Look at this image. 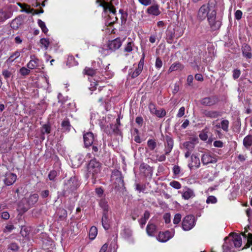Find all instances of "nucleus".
<instances>
[{"mask_svg": "<svg viewBox=\"0 0 252 252\" xmlns=\"http://www.w3.org/2000/svg\"><path fill=\"white\" fill-rule=\"evenodd\" d=\"M101 163L95 158L91 160L88 164L87 176L92 177L93 184L95 183V179L101 171Z\"/></svg>", "mask_w": 252, "mask_h": 252, "instance_id": "nucleus-1", "label": "nucleus"}, {"mask_svg": "<svg viewBox=\"0 0 252 252\" xmlns=\"http://www.w3.org/2000/svg\"><path fill=\"white\" fill-rule=\"evenodd\" d=\"M99 6L103 8V11L105 14L109 12V14L108 15L107 20L109 25L113 24L117 21L118 18L116 16V9L111 3L104 1L100 3Z\"/></svg>", "mask_w": 252, "mask_h": 252, "instance_id": "nucleus-2", "label": "nucleus"}, {"mask_svg": "<svg viewBox=\"0 0 252 252\" xmlns=\"http://www.w3.org/2000/svg\"><path fill=\"white\" fill-rule=\"evenodd\" d=\"M78 186L79 183L75 177H71L64 182V188L62 192L63 195L67 196L76 190Z\"/></svg>", "mask_w": 252, "mask_h": 252, "instance_id": "nucleus-3", "label": "nucleus"}, {"mask_svg": "<svg viewBox=\"0 0 252 252\" xmlns=\"http://www.w3.org/2000/svg\"><path fill=\"white\" fill-rule=\"evenodd\" d=\"M207 20L209 26L213 31L219 29L221 25V19L217 18V12L215 10L211 11Z\"/></svg>", "mask_w": 252, "mask_h": 252, "instance_id": "nucleus-4", "label": "nucleus"}, {"mask_svg": "<svg viewBox=\"0 0 252 252\" xmlns=\"http://www.w3.org/2000/svg\"><path fill=\"white\" fill-rule=\"evenodd\" d=\"M211 10L209 4H203L199 9L197 15V20L201 22L205 20L207 17V19L209 16V14L211 12Z\"/></svg>", "mask_w": 252, "mask_h": 252, "instance_id": "nucleus-5", "label": "nucleus"}, {"mask_svg": "<svg viewBox=\"0 0 252 252\" xmlns=\"http://www.w3.org/2000/svg\"><path fill=\"white\" fill-rule=\"evenodd\" d=\"M182 228L185 231L192 229L195 225L194 217L192 215L186 216L182 221Z\"/></svg>", "mask_w": 252, "mask_h": 252, "instance_id": "nucleus-6", "label": "nucleus"}, {"mask_svg": "<svg viewBox=\"0 0 252 252\" xmlns=\"http://www.w3.org/2000/svg\"><path fill=\"white\" fill-rule=\"evenodd\" d=\"M219 100L217 96L211 95L205 97L200 99V104L205 106H212L216 105Z\"/></svg>", "mask_w": 252, "mask_h": 252, "instance_id": "nucleus-7", "label": "nucleus"}, {"mask_svg": "<svg viewBox=\"0 0 252 252\" xmlns=\"http://www.w3.org/2000/svg\"><path fill=\"white\" fill-rule=\"evenodd\" d=\"M202 114L206 118L210 119H216L221 116V112L217 110L203 109Z\"/></svg>", "mask_w": 252, "mask_h": 252, "instance_id": "nucleus-8", "label": "nucleus"}, {"mask_svg": "<svg viewBox=\"0 0 252 252\" xmlns=\"http://www.w3.org/2000/svg\"><path fill=\"white\" fill-rule=\"evenodd\" d=\"M149 109L151 113L155 114L159 118H162L166 115V111L163 109L157 110L155 105L150 103L149 105Z\"/></svg>", "mask_w": 252, "mask_h": 252, "instance_id": "nucleus-9", "label": "nucleus"}, {"mask_svg": "<svg viewBox=\"0 0 252 252\" xmlns=\"http://www.w3.org/2000/svg\"><path fill=\"white\" fill-rule=\"evenodd\" d=\"M114 175L117 177L115 182V184L116 185L115 188H117L119 189L124 188L125 183L121 172L119 171H116L114 173Z\"/></svg>", "mask_w": 252, "mask_h": 252, "instance_id": "nucleus-10", "label": "nucleus"}, {"mask_svg": "<svg viewBox=\"0 0 252 252\" xmlns=\"http://www.w3.org/2000/svg\"><path fill=\"white\" fill-rule=\"evenodd\" d=\"M85 147H89L93 145L94 141V136L92 132H88L83 135Z\"/></svg>", "mask_w": 252, "mask_h": 252, "instance_id": "nucleus-11", "label": "nucleus"}, {"mask_svg": "<svg viewBox=\"0 0 252 252\" xmlns=\"http://www.w3.org/2000/svg\"><path fill=\"white\" fill-rule=\"evenodd\" d=\"M233 243L230 239L225 238V242L222 246L223 252H236Z\"/></svg>", "mask_w": 252, "mask_h": 252, "instance_id": "nucleus-12", "label": "nucleus"}, {"mask_svg": "<svg viewBox=\"0 0 252 252\" xmlns=\"http://www.w3.org/2000/svg\"><path fill=\"white\" fill-rule=\"evenodd\" d=\"M173 236V235L170 231H166L164 232H160L157 239L160 242H166Z\"/></svg>", "mask_w": 252, "mask_h": 252, "instance_id": "nucleus-13", "label": "nucleus"}, {"mask_svg": "<svg viewBox=\"0 0 252 252\" xmlns=\"http://www.w3.org/2000/svg\"><path fill=\"white\" fill-rule=\"evenodd\" d=\"M201 161L202 163L204 165H207L209 163H215L217 162V159L212 157L208 154H204L201 157Z\"/></svg>", "mask_w": 252, "mask_h": 252, "instance_id": "nucleus-14", "label": "nucleus"}, {"mask_svg": "<svg viewBox=\"0 0 252 252\" xmlns=\"http://www.w3.org/2000/svg\"><path fill=\"white\" fill-rule=\"evenodd\" d=\"M122 44V41L120 38L118 37L109 41L108 46L110 50L115 51L118 49L121 46Z\"/></svg>", "mask_w": 252, "mask_h": 252, "instance_id": "nucleus-15", "label": "nucleus"}, {"mask_svg": "<svg viewBox=\"0 0 252 252\" xmlns=\"http://www.w3.org/2000/svg\"><path fill=\"white\" fill-rule=\"evenodd\" d=\"M146 13L153 16H158L160 14L159 5L158 4H154L150 6L146 10Z\"/></svg>", "mask_w": 252, "mask_h": 252, "instance_id": "nucleus-16", "label": "nucleus"}, {"mask_svg": "<svg viewBox=\"0 0 252 252\" xmlns=\"http://www.w3.org/2000/svg\"><path fill=\"white\" fill-rule=\"evenodd\" d=\"M232 239H230L232 241L233 245L235 248H239L242 245V238L241 235L237 233H232L231 234Z\"/></svg>", "mask_w": 252, "mask_h": 252, "instance_id": "nucleus-17", "label": "nucleus"}, {"mask_svg": "<svg viewBox=\"0 0 252 252\" xmlns=\"http://www.w3.org/2000/svg\"><path fill=\"white\" fill-rule=\"evenodd\" d=\"M17 176L15 174L12 173H8L5 174V178L4 182L7 186L12 185L16 180Z\"/></svg>", "mask_w": 252, "mask_h": 252, "instance_id": "nucleus-18", "label": "nucleus"}, {"mask_svg": "<svg viewBox=\"0 0 252 252\" xmlns=\"http://www.w3.org/2000/svg\"><path fill=\"white\" fill-rule=\"evenodd\" d=\"M243 56L247 59H251L252 57V49L250 46L244 44L242 46Z\"/></svg>", "mask_w": 252, "mask_h": 252, "instance_id": "nucleus-19", "label": "nucleus"}, {"mask_svg": "<svg viewBox=\"0 0 252 252\" xmlns=\"http://www.w3.org/2000/svg\"><path fill=\"white\" fill-rule=\"evenodd\" d=\"M32 59L27 64V67L30 69L37 68L39 66V59L34 56H31Z\"/></svg>", "mask_w": 252, "mask_h": 252, "instance_id": "nucleus-20", "label": "nucleus"}, {"mask_svg": "<svg viewBox=\"0 0 252 252\" xmlns=\"http://www.w3.org/2000/svg\"><path fill=\"white\" fill-rule=\"evenodd\" d=\"M157 226L153 223L149 222L146 227V232L149 236H153L157 232Z\"/></svg>", "mask_w": 252, "mask_h": 252, "instance_id": "nucleus-21", "label": "nucleus"}, {"mask_svg": "<svg viewBox=\"0 0 252 252\" xmlns=\"http://www.w3.org/2000/svg\"><path fill=\"white\" fill-rule=\"evenodd\" d=\"M191 163H189L188 165L190 169H191L193 167L198 168L200 166V162L199 158L194 155H192L191 156Z\"/></svg>", "mask_w": 252, "mask_h": 252, "instance_id": "nucleus-22", "label": "nucleus"}, {"mask_svg": "<svg viewBox=\"0 0 252 252\" xmlns=\"http://www.w3.org/2000/svg\"><path fill=\"white\" fill-rule=\"evenodd\" d=\"M139 169L140 171L143 173L145 176L148 175L149 174H151L152 172V168L148 164L145 163L141 164Z\"/></svg>", "mask_w": 252, "mask_h": 252, "instance_id": "nucleus-23", "label": "nucleus"}, {"mask_svg": "<svg viewBox=\"0 0 252 252\" xmlns=\"http://www.w3.org/2000/svg\"><path fill=\"white\" fill-rule=\"evenodd\" d=\"M101 223L105 230H108L109 228L110 220L108 219V214L102 213Z\"/></svg>", "mask_w": 252, "mask_h": 252, "instance_id": "nucleus-24", "label": "nucleus"}, {"mask_svg": "<svg viewBox=\"0 0 252 252\" xmlns=\"http://www.w3.org/2000/svg\"><path fill=\"white\" fill-rule=\"evenodd\" d=\"M184 68V66L183 64L180 62H177L173 63L169 67L168 72L170 73L174 71L178 70H182Z\"/></svg>", "mask_w": 252, "mask_h": 252, "instance_id": "nucleus-25", "label": "nucleus"}, {"mask_svg": "<svg viewBox=\"0 0 252 252\" xmlns=\"http://www.w3.org/2000/svg\"><path fill=\"white\" fill-rule=\"evenodd\" d=\"M197 140V139L193 138L191 141H187L183 144V146L187 150L193 151L195 147V142Z\"/></svg>", "mask_w": 252, "mask_h": 252, "instance_id": "nucleus-26", "label": "nucleus"}, {"mask_svg": "<svg viewBox=\"0 0 252 252\" xmlns=\"http://www.w3.org/2000/svg\"><path fill=\"white\" fill-rule=\"evenodd\" d=\"M195 196L194 193L190 189L187 188L182 193V197L185 199H189Z\"/></svg>", "mask_w": 252, "mask_h": 252, "instance_id": "nucleus-27", "label": "nucleus"}, {"mask_svg": "<svg viewBox=\"0 0 252 252\" xmlns=\"http://www.w3.org/2000/svg\"><path fill=\"white\" fill-rule=\"evenodd\" d=\"M99 206L103 210V213L105 214H108L109 211V207L108 204V201L105 199H101L99 202Z\"/></svg>", "mask_w": 252, "mask_h": 252, "instance_id": "nucleus-28", "label": "nucleus"}, {"mask_svg": "<svg viewBox=\"0 0 252 252\" xmlns=\"http://www.w3.org/2000/svg\"><path fill=\"white\" fill-rule=\"evenodd\" d=\"M38 200V195L36 193H34L31 195L27 199V203L31 207L34 205Z\"/></svg>", "mask_w": 252, "mask_h": 252, "instance_id": "nucleus-29", "label": "nucleus"}, {"mask_svg": "<svg viewBox=\"0 0 252 252\" xmlns=\"http://www.w3.org/2000/svg\"><path fill=\"white\" fill-rule=\"evenodd\" d=\"M243 144L244 146L247 149L252 146V135L249 134L243 139Z\"/></svg>", "mask_w": 252, "mask_h": 252, "instance_id": "nucleus-30", "label": "nucleus"}, {"mask_svg": "<svg viewBox=\"0 0 252 252\" xmlns=\"http://www.w3.org/2000/svg\"><path fill=\"white\" fill-rule=\"evenodd\" d=\"M150 215V212L148 211H145L143 216L139 220V222L142 228H143V226L146 224L147 220L149 219Z\"/></svg>", "mask_w": 252, "mask_h": 252, "instance_id": "nucleus-31", "label": "nucleus"}, {"mask_svg": "<svg viewBox=\"0 0 252 252\" xmlns=\"http://www.w3.org/2000/svg\"><path fill=\"white\" fill-rule=\"evenodd\" d=\"M57 215L60 220H63L67 217V211L63 208H59L57 211Z\"/></svg>", "mask_w": 252, "mask_h": 252, "instance_id": "nucleus-32", "label": "nucleus"}, {"mask_svg": "<svg viewBox=\"0 0 252 252\" xmlns=\"http://www.w3.org/2000/svg\"><path fill=\"white\" fill-rule=\"evenodd\" d=\"M242 234L244 237L247 239V243L243 249L250 247L251 245H252V234L249 233L247 236L246 232L242 233Z\"/></svg>", "mask_w": 252, "mask_h": 252, "instance_id": "nucleus-33", "label": "nucleus"}, {"mask_svg": "<svg viewBox=\"0 0 252 252\" xmlns=\"http://www.w3.org/2000/svg\"><path fill=\"white\" fill-rule=\"evenodd\" d=\"M61 126L64 131H69L70 130L71 125L68 119H64L61 124Z\"/></svg>", "mask_w": 252, "mask_h": 252, "instance_id": "nucleus-34", "label": "nucleus"}, {"mask_svg": "<svg viewBox=\"0 0 252 252\" xmlns=\"http://www.w3.org/2000/svg\"><path fill=\"white\" fill-rule=\"evenodd\" d=\"M97 234V229L95 226H92L90 229L89 238L91 240H94Z\"/></svg>", "mask_w": 252, "mask_h": 252, "instance_id": "nucleus-35", "label": "nucleus"}, {"mask_svg": "<svg viewBox=\"0 0 252 252\" xmlns=\"http://www.w3.org/2000/svg\"><path fill=\"white\" fill-rule=\"evenodd\" d=\"M10 17V14L6 11L0 9V22H3Z\"/></svg>", "mask_w": 252, "mask_h": 252, "instance_id": "nucleus-36", "label": "nucleus"}, {"mask_svg": "<svg viewBox=\"0 0 252 252\" xmlns=\"http://www.w3.org/2000/svg\"><path fill=\"white\" fill-rule=\"evenodd\" d=\"M67 64L69 66H75L78 64V63L75 60L73 56L69 55L67 58Z\"/></svg>", "mask_w": 252, "mask_h": 252, "instance_id": "nucleus-37", "label": "nucleus"}, {"mask_svg": "<svg viewBox=\"0 0 252 252\" xmlns=\"http://www.w3.org/2000/svg\"><path fill=\"white\" fill-rule=\"evenodd\" d=\"M84 73L87 75L93 76L95 74L96 70L92 68L86 67L84 69Z\"/></svg>", "mask_w": 252, "mask_h": 252, "instance_id": "nucleus-38", "label": "nucleus"}, {"mask_svg": "<svg viewBox=\"0 0 252 252\" xmlns=\"http://www.w3.org/2000/svg\"><path fill=\"white\" fill-rule=\"evenodd\" d=\"M165 147L173 148L174 144L173 139L170 136L166 135L165 136Z\"/></svg>", "mask_w": 252, "mask_h": 252, "instance_id": "nucleus-39", "label": "nucleus"}, {"mask_svg": "<svg viewBox=\"0 0 252 252\" xmlns=\"http://www.w3.org/2000/svg\"><path fill=\"white\" fill-rule=\"evenodd\" d=\"M37 23H38V26L40 27V28L42 30V32L45 34H47V33L48 32V30L47 28L45 23L43 21H42L41 20L39 19V20H38Z\"/></svg>", "mask_w": 252, "mask_h": 252, "instance_id": "nucleus-40", "label": "nucleus"}, {"mask_svg": "<svg viewBox=\"0 0 252 252\" xmlns=\"http://www.w3.org/2000/svg\"><path fill=\"white\" fill-rule=\"evenodd\" d=\"M229 122L227 120H223L221 121V128L224 130L225 132L228 131V126H229Z\"/></svg>", "mask_w": 252, "mask_h": 252, "instance_id": "nucleus-41", "label": "nucleus"}, {"mask_svg": "<svg viewBox=\"0 0 252 252\" xmlns=\"http://www.w3.org/2000/svg\"><path fill=\"white\" fill-rule=\"evenodd\" d=\"M76 160L78 161V162L76 163L77 166L80 165L84 161V156L82 154H78L73 159V161L75 162Z\"/></svg>", "mask_w": 252, "mask_h": 252, "instance_id": "nucleus-42", "label": "nucleus"}, {"mask_svg": "<svg viewBox=\"0 0 252 252\" xmlns=\"http://www.w3.org/2000/svg\"><path fill=\"white\" fill-rule=\"evenodd\" d=\"M134 45V44L133 41H129L125 46L124 48V51L128 53L131 52L133 50V47Z\"/></svg>", "mask_w": 252, "mask_h": 252, "instance_id": "nucleus-43", "label": "nucleus"}, {"mask_svg": "<svg viewBox=\"0 0 252 252\" xmlns=\"http://www.w3.org/2000/svg\"><path fill=\"white\" fill-rule=\"evenodd\" d=\"M20 56V53L19 51H16L13 53L8 59L7 62H12L16 59L18 58Z\"/></svg>", "mask_w": 252, "mask_h": 252, "instance_id": "nucleus-44", "label": "nucleus"}, {"mask_svg": "<svg viewBox=\"0 0 252 252\" xmlns=\"http://www.w3.org/2000/svg\"><path fill=\"white\" fill-rule=\"evenodd\" d=\"M147 145L150 150H154L157 146V143L155 140L150 139L147 142Z\"/></svg>", "mask_w": 252, "mask_h": 252, "instance_id": "nucleus-45", "label": "nucleus"}, {"mask_svg": "<svg viewBox=\"0 0 252 252\" xmlns=\"http://www.w3.org/2000/svg\"><path fill=\"white\" fill-rule=\"evenodd\" d=\"M40 44L47 50L49 46L50 42L47 38H41L40 40Z\"/></svg>", "mask_w": 252, "mask_h": 252, "instance_id": "nucleus-46", "label": "nucleus"}, {"mask_svg": "<svg viewBox=\"0 0 252 252\" xmlns=\"http://www.w3.org/2000/svg\"><path fill=\"white\" fill-rule=\"evenodd\" d=\"M142 70V69L137 67L134 71L129 72V75L131 76V78H134L140 74Z\"/></svg>", "mask_w": 252, "mask_h": 252, "instance_id": "nucleus-47", "label": "nucleus"}, {"mask_svg": "<svg viewBox=\"0 0 252 252\" xmlns=\"http://www.w3.org/2000/svg\"><path fill=\"white\" fill-rule=\"evenodd\" d=\"M8 249L13 252H17L19 247L16 243H12L8 245Z\"/></svg>", "mask_w": 252, "mask_h": 252, "instance_id": "nucleus-48", "label": "nucleus"}, {"mask_svg": "<svg viewBox=\"0 0 252 252\" xmlns=\"http://www.w3.org/2000/svg\"><path fill=\"white\" fill-rule=\"evenodd\" d=\"M100 146H98V144H95V143L92 146V150L93 153L95 156H98L99 153V149Z\"/></svg>", "mask_w": 252, "mask_h": 252, "instance_id": "nucleus-49", "label": "nucleus"}, {"mask_svg": "<svg viewBox=\"0 0 252 252\" xmlns=\"http://www.w3.org/2000/svg\"><path fill=\"white\" fill-rule=\"evenodd\" d=\"M51 131V126L48 124H45L42 126V132L44 133H50Z\"/></svg>", "mask_w": 252, "mask_h": 252, "instance_id": "nucleus-50", "label": "nucleus"}, {"mask_svg": "<svg viewBox=\"0 0 252 252\" xmlns=\"http://www.w3.org/2000/svg\"><path fill=\"white\" fill-rule=\"evenodd\" d=\"M170 186L175 189H180L181 188V184L176 181H173L170 183Z\"/></svg>", "mask_w": 252, "mask_h": 252, "instance_id": "nucleus-51", "label": "nucleus"}, {"mask_svg": "<svg viewBox=\"0 0 252 252\" xmlns=\"http://www.w3.org/2000/svg\"><path fill=\"white\" fill-rule=\"evenodd\" d=\"M19 72L23 76H26L30 74V70L25 67L20 68Z\"/></svg>", "mask_w": 252, "mask_h": 252, "instance_id": "nucleus-52", "label": "nucleus"}, {"mask_svg": "<svg viewBox=\"0 0 252 252\" xmlns=\"http://www.w3.org/2000/svg\"><path fill=\"white\" fill-rule=\"evenodd\" d=\"M217 202V198L216 197H215L214 196H212V195H211V196H209V197H208V198L206 200V203L207 204H209V203L214 204V203H216Z\"/></svg>", "mask_w": 252, "mask_h": 252, "instance_id": "nucleus-53", "label": "nucleus"}, {"mask_svg": "<svg viewBox=\"0 0 252 252\" xmlns=\"http://www.w3.org/2000/svg\"><path fill=\"white\" fill-rule=\"evenodd\" d=\"M57 176V172L55 170H52L48 174V177L51 181H54L56 177Z\"/></svg>", "mask_w": 252, "mask_h": 252, "instance_id": "nucleus-54", "label": "nucleus"}, {"mask_svg": "<svg viewBox=\"0 0 252 252\" xmlns=\"http://www.w3.org/2000/svg\"><path fill=\"white\" fill-rule=\"evenodd\" d=\"M182 216L180 214H176L173 219V223L175 224H178L181 220Z\"/></svg>", "mask_w": 252, "mask_h": 252, "instance_id": "nucleus-55", "label": "nucleus"}, {"mask_svg": "<svg viewBox=\"0 0 252 252\" xmlns=\"http://www.w3.org/2000/svg\"><path fill=\"white\" fill-rule=\"evenodd\" d=\"M15 229V227L12 224H8L5 226V228L3 230L4 233L10 232L12 230Z\"/></svg>", "mask_w": 252, "mask_h": 252, "instance_id": "nucleus-56", "label": "nucleus"}, {"mask_svg": "<svg viewBox=\"0 0 252 252\" xmlns=\"http://www.w3.org/2000/svg\"><path fill=\"white\" fill-rule=\"evenodd\" d=\"M240 74L241 71L239 69H236L233 71V78L234 79L238 78L240 77Z\"/></svg>", "mask_w": 252, "mask_h": 252, "instance_id": "nucleus-57", "label": "nucleus"}, {"mask_svg": "<svg viewBox=\"0 0 252 252\" xmlns=\"http://www.w3.org/2000/svg\"><path fill=\"white\" fill-rule=\"evenodd\" d=\"M213 145L215 147L221 148L223 146V143L220 140H217L214 142Z\"/></svg>", "mask_w": 252, "mask_h": 252, "instance_id": "nucleus-58", "label": "nucleus"}, {"mask_svg": "<svg viewBox=\"0 0 252 252\" xmlns=\"http://www.w3.org/2000/svg\"><path fill=\"white\" fill-rule=\"evenodd\" d=\"M156 67L157 68H160L162 65V62L159 58H157L156 61Z\"/></svg>", "mask_w": 252, "mask_h": 252, "instance_id": "nucleus-59", "label": "nucleus"}, {"mask_svg": "<svg viewBox=\"0 0 252 252\" xmlns=\"http://www.w3.org/2000/svg\"><path fill=\"white\" fill-rule=\"evenodd\" d=\"M139 2L144 6H148L151 4L152 0H138Z\"/></svg>", "mask_w": 252, "mask_h": 252, "instance_id": "nucleus-60", "label": "nucleus"}, {"mask_svg": "<svg viewBox=\"0 0 252 252\" xmlns=\"http://www.w3.org/2000/svg\"><path fill=\"white\" fill-rule=\"evenodd\" d=\"M199 138L204 141H205L208 138V135L204 131H202L199 135Z\"/></svg>", "mask_w": 252, "mask_h": 252, "instance_id": "nucleus-61", "label": "nucleus"}, {"mask_svg": "<svg viewBox=\"0 0 252 252\" xmlns=\"http://www.w3.org/2000/svg\"><path fill=\"white\" fill-rule=\"evenodd\" d=\"M2 74L5 79L8 78L11 75V73L7 70H3Z\"/></svg>", "mask_w": 252, "mask_h": 252, "instance_id": "nucleus-62", "label": "nucleus"}, {"mask_svg": "<svg viewBox=\"0 0 252 252\" xmlns=\"http://www.w3.org/2000/svg\"><path fill=\"white\" fill-rule=\"evenodd\" d=\"M185 108L184 107H182L180 108L177 116L179 118L182 117L185 114Z\"/></svg>", "mask_w": 252, "mask_h": 252, "instance_id": "nucleus-63", "label": "nucleus"}, {"mask_svg": "<svg viewBox=\"0 0 252 252\" xmlns=\"http://www.w3.org/2000/svg\"><path fill=\"white\" fill-rule=\"evenodd\" d=\"M107 249L108 245L105 243L102 246L99 252H110L109 251H108Z\"/></svg>", "mask_w": 252, "mask_h": 252, "instance_id": "nucleus-64", "label": "nucleus"}]
</instances>
